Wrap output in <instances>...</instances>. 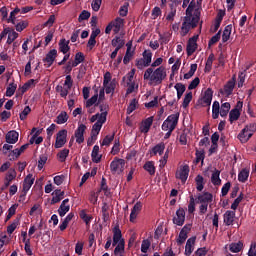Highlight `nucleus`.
<instances>
[{"label":"nucleus","mask_w":256,"mask_h":256,"mask_svg":"<svg viewBox=\"0 0 256 256\" xmlns=\"http://www.w3.org/2000/svg\"><path fill=\"white\" fill-rule=\"evenodd\" d=\"M16 177L17 172L15 171V169L11 168L6 174L5 181H13Z\"/></svg>","instance_id":"62"},{"label":"nucleus","mask_w":256,"mask_h":256,"mask_svg":"<svg viewBox=\"0 0 256 256\" xmlns=\"http://www.w3.org/2000/svg\"><path fill=\"white\" fill-rule=\"evenodd\" d=\"M195 71H197V64H191L190 70L184 74V79H191L195 75Z\"/></svg>","instance_id":"57"},{"label":"nucleus","mask_w":256,"mask_h":256,"mask_svg":"<svg viewBox=\"0 0 256 256\" xmlns=\"http://www.w3.org/2000/svg\"><path fill=\"white\" fill-rule=\"evenodd\" d=\"M17 37H19V33L15 32V30L11 28L10 33H8L7 44L11 45V43H13Z\"/></svg>","instance_id":"55"},{"label":"nucleus","mask_w":256,"mask_h":256,"mask_svg":"<svg viewBox=\"0 0 256 256\" xmlns=\"http://www.w3.org/2000/svg\"><path fill=\"white\" fill-rule=\"evenodd\" d=\"M150 64H147V62L145 60H143V58L137 59L136 60V67L137 69H139L140 71H143V69L145 67H149Z\"/></svg>","instance_id":"60"},{"label":"nucleus","mask_w":256,"mask_h":256,"mask_svg":"<svg viewBox=\"0 0 256 256\" xmlns=\"http://www.w3.org/2000/svg\"><path fill=\"white\" fill-rule=\"evenodd\" d=\"M112 47H120V49H123L125 47V40L121 39V37L116 36L111 41Z\"/></svg>","instance_id":"40"},{"label":"nucleus","mask_w":256,"mask_h":256,"mask_svg":"<svg viewBox=\"0 0 256 256\" xmlns=\"http://www.w3.org/2000/svg\"><path fill=\"white\" fill-rule=\"evenodd\" d=\"M169 41H171V34L169 33L159 34L160 45H167Z\"/></svg>","instance_id":"48"},{"label":"nucleus","mask_w":256,"mask_h":256,"mask_svg":"<svg viewBox=\"0 0 256 256\" xmlns=\"http://www.w3.org/2000/svg\"><path fill=\"white\" fill-rule=\"evenodd\" d=\"M220 176H221V171L215 168L211 176V183L214 184L216 187H219V185H221Z\"/></svg>","instance_id":"25"},{"label":"nucleus","mask_w":256,"mask_h":256,"mask_svg":"<svg viewBox=\"0 0 256 256\" xmlns=\"http://www.w3.org/2000/svg\"><path fill=\"white\" fill-rule=\"evenodd\" d=\"M67 121H69V115L67 114V112L62 111L57 116L55 123H57V125H63L64 123H67Z\"/></svg>","instance_id":"31"},{"label":"nucleus","mask_w":256,"mask_h":256,"mask_svg":"<svg viewBox=\"0 0 256 256\" xmlns=\"http://www.w3.org/2000/svg\"><path fill=\"white\" fill-rule=\"evenodd\" d=\"M113 139H115V132L112 135L105 136L103 141L101 142V146L109 147Z\"/></svg>","instance_id":"54"},{"label":"nucleus","mask_w":256,"mask_h":256,"mask_svg":"<svg viewBox=\"0 0 256 256\" xmlns=\"http://www.w3.org/2000/svg\"><path fill=\"white\" fill-rule=\"evenodd\" d=\"M229 249L231 253H239L240 251L243 250V242L241 241L233 242L229 245Z\"/></svg>","instance_id":"32"},{"label":"nucleus","mask_w":256,"mask_h":256,"mask_svg":"<svg viewBox=\"0 0 256 256\" xmlns=\"http://www.w3.org/2000/svg\"><path fill=\"white\" fill-rule=\"evenodd\" d=\"M190 30H191V24L189 23V21L184 20L181 27V36L185 37V35H187V33H189Z\"/></svg>","instance_id":"51"},{"label":"nucleus","mask_w":256,"mask_h":256,"mask_svg":"<svg viewBox=\"0 0 256 256\" xmlns=\"http://www.w3.org/2000/svg\"><path fill=\"white\" fill-rule=\"evenodd\" d=\"M69 91H71V89L67 87H63L61 85L56 86V93H59L62 99H67V96L69 95Z\"/></svg>","instance_id":"33"},{"label":"nucleus","mask_w":256,"mask_h":256,"mask_svg":"<svg viewBox=\"0 0 256 256\" xmlns=\"http://www.w3.org/2000/svg\"><path fill=\"white\" fill-rule=\"evenodd\" d=\"M247 179H249V169L243 168L238 174V181L240 183H245Z\"/></svg>","instance_id":"34"},{"label":"nucleus","mask_w":256,"mask_h":256,"mask_svg":"<svg viewBox=\"0 0 256 256\" xmlns=\"http://www.w3.org/2000/svg\"><path fill=\"white\" fill-rule=\"evenodd\" d=\"M174 225H178V227H183L185 224V209L179 208L176 211V216L173 218Z\"/></svg>","instance_id":"8"},{"label":"nucleus","mask_w":256,"mask_h":256,"mask_svg":"<svg viewBox=\"0 0 256 256\" xmlns=\"http://www.w3.org/2000/svg\"><path fill=\"white\" fill-rule=\"evenodd\" d=\"M137 103H139V102L135 98L130 101V104L127 108V115H131V113H133V111H135V109H137Z\"/></svg>","instance_id":"59"},{"label":"nucleus","mask_w":256,"mask_h":256,"mask_svg":"<svg viewBox=\"0 0 256 256\" xmlns=\"http://www.w3.org/2000/svg\"><path fill=\"white\" fill-rule=\"evenodd\" d=\"M223 219L226 227H229L235 222V211L227 210L223 215Z\"/></svg>","instance_id":"17"},{"label":"nucleus","mask_w":256,"mask_h":256,"mask_svg":"<svg viewBox=\"0 0 256 256\" xmlns=\"http://www.w3.org/2000/svg\"><path fill=\"white\" fill-rule=\"evenodd\" d=\"M195 7H197V2L195 0L190 1L187 9L186 16L184 17V21H191V17L193 16V12L195 11Z\"/></svg>","instance_id":"20"},{"label":"nucleus","mask_w":256,"mask_h":256,"mask_svg":"<svg viewBox=\"0 0 256 256\" xmlns=\"http://www.w3.org/2000/svg\"><path fill=\"white\" fill-rule=\"evenodd\" d=\"M14 25H15L16 31L21 33V31L27 29V26L29 25V23H27V21H20L18 23H17V21H15Z\"/></svg>","instance_id":"56"},{"label":"nucleus","mask_w":256,"mask_h":256,"mask_svg":"<svg viewBox=\"0 0 256 256\" xmlns=\"http://www.w3.org/2000/svg\"><path fill=\"white\" fill-rule=\"evenodd\" d=\"M101 126H99V124H94L92 126V130H91V139H94V141H97V135H99V133L101 132Z\"/></svg>","instance_id":"49"},{"label":"nucleus","mask_w":256,"mask_h":256,"mask_svg":"<svg viewBox=\"0 0 256 256\" xmlns=\"http://www.w3.org/2000/svg\"><path fill=\"white\" fill-rule=\"evenodd\" d=\"M197 203L209 205V203H213V194L210 192H202L197 196Z\"/></svg>","instance_id":"9"},{"label":"nucleus","mask_w":256,"mask_h":256,"mask_svg":"<svg viewBox=\"0 0 256 256\" xmlns=\"http://www.w3.org/2000/svg\"><path fill=\"white\" fill-rule=\"evenodd\" d=\"M231 31H233V26L231 24L227 25L224 28L222 34V43H227L229 39H231Z\"/></svg>","instance_id":"27"},{"label":"nucleus","mask_w":256,"mask_h":256,"mask_svg":"<svg viewBox=\"0 0 256 256\" xmlns=\"http://www.w3.org/2000/svg\"><path fill=\"white\" fill-rule=\"evenodd\" d=\"M55 59H57V49H52L46 54V57L43 59V63H46V67L49 68L53 63H55Z\"/></svg>","instance_id":"12"},{"label":"nucleus","mask_w":256,"mask_h":256,"mask_svg":"<svg viewBox=\"0 0 256 256\" xmlns=\"http://www.w3.org/2000/svg\"><path fill=\"white\" fill-rule=\"evenodd\" d=\"M213 101V89L208 88L201 99V104L203 107H211V102Z\"/></svg>","instance_id":"11"},{"label":"nucleus","mask_w":256,"mask_h":256,"mask_svg":"<svg viewBox=\"0 0 256 256\" xmlns=\"http://www.w3.org/2000/svg\"><path fill=\"white\" fill-rule=\"evenodd\" d=\"M35 183V177H33V174H28L23 182V190L25 192L29 193V189L33 187V184Z\"/></svg>","instance_id":"19"},{"label":"nucleus","mask_w":256,"mask_h":256,"mask_svg":"<svg viewBox=\"0 0 256 256\" xmlns=\"http://www.w3.org/2000/svg\"><path fill=\"white\" fill-rule=\"evenodd\" d=\"M241 117V112H239V109L234 108L229 113V121L230 123H233L234 121H237Z\"/></svg>","instance_id":"37"},{"label":"nucleus","mask_w":256,"mask_h":256,"mask_svg":"<svg viewBox=\"0 0 256 256\" xmlns=\"http://www.w3.org/2000/svg\"><path fill=\"white\" fill-rule=\"evenodd\" d=\"M179 123V113L169 115L162 124V131H169L174 126V129Z\"/></svg>","instance_id":"2"},{"label":"nucleus","mask_w":256,"mask_h":256,"mask_svg":"<svg viewBox=\"0 0 256 256\" xmlns=\"http://www.w3.org/2000/svg\"><path fill=\"white\" fill-rule=\"evenodd\" d=\"M124 168H125V160L123 159L115 158L110 163V169L114 175L115 173H117L118 175H121V173H123Z\"/></svg>","instance_id":"3"},{"label":"nucleus","mask_w":256,"mask_h":256,"mask_svg":"<svg viewBox=\"0 0 256 256\" xmlns=\"http://www.w3.org/2000/svg\"><path fill=\"white\" fill-rule=\"evenodd\" d=\"M125 253V240L120 241L114 249V255H123Z\"/></svg>","instance_id":"38"},{"label":"nucleus","mask_w":256,"mask_h":256,"mask_svg":"<svg viewBox=\"0 0 256 256\" xmlns=\"http://www.w3.org/2000/svg\"><path fill=\"white\" fill-rule=\"evenodd\" d=\"M196 239H197V237L193 236L187 240L186 246H185V255L186 256H190L191 253H193V245H195Z\"/></svg>","instance_id":"24"},{"label":"nucleus","mask_w":256,"mask_h":256,"mask_svg":"<svg viewBox=\"0 0 256 256\" xmlns=\"http://www.w3.org/2000/svg\"><path fill=\"white\" fill-rule=\"evenodd\" d=\"M248 256H256V242H251L249 251H248Z\"/></svg>","instance_id":"64"},{"label":"nucleus","mask_w":256,"mask_h":256,"mask_svg":"<svg viewBox=\"0 0 256 256\" xmlns=\"http://www.w3.org/2000/svg\"><path fill=\"white\" fill-rule=\"evenodd\" d=\"M189 165H184L178 173H176V179H180L181 183L185 184L189 177Z\"/></svg>","instance_id":"14"},{"label":"nucleus","mask_w":256,"mask_h":256,"mask_svg":"<svg viewBox=\"0 0 256 256\" xmlns=\"http://www.w3.org/2000/svg\"><path fill=\"white\" fill-rule=\"evenodd\" d=\"M256 131V124L250 123L243 128V133L248 132L249 137H253V133Z\"/></svg>","instance_id":"46"},{"label":"nucleus","mask_w":256,"mask_h":256,"mask_svg":"<svg viewBox=\"0 0 256 256\" xmlns=\"http://www.w3.org/2000/svg\"><path fill=\"white\" fill-rule=\"evenodd\" d=\"M165 152V144L163 142L158 143L152 148L153 155H163Z\"/></svg>","instance_id":"35"},{"label":"nucleus","mask_w":256,"mask_h":256,"mask_svg":"<svg viewBox=\"0 0 256 256\" xmlns=\"http://www.w3.org/2000/svg\"><path fill=\"white\" fill-rule=\"evenodd\" d=\"M65 143H67V130L62 129L56 134L54 147L55 149H61V147L65 146Z\"/></svg>","instance_id":"4"},{"label":"nucleus","mask_w":256,"mask_h":256,"mask_svg":"<svg viewBox=\"0 0 256 256\" xmlns=\"http://www.w3.org/2000/svg\"><path fill=\"white\" fill-rule=\"evenodd\" d=\"M143 209V203L137 202L130 213V222L133 223L137 219V215H139V212Z\"/></svg>","instance_id":"18"},{"label":"nucleus","mask_w":256,"mask_h":256,"mask_svg":"<svg viewBox=\"0 0 256 256\" xmlns=\"http://www.w3.org/2000/svg\"><path fill=\"white\" fill-rule=\"evenodd\" d=\"M143 169L149 173V175H155V164L153 161H148L144 164Z\"/></svg>","instance_id":"44"},{"label":"nucleus","mask_w":256,"mask_h":256,"mask_svg":"<svg viewBox=\"0 0 256 256\" xmlns=\"http://www.w3.org/2000/svg\"><path fill=\"white\" fill-rule=\"evenodd\" d=\"M197 39H199V35H194L193 37L189 38L186 46V53L188 57H191V55L197 51Z\"/></svg>","instance_id":"7"},{"label":"nucleus","mask_w":256,"mask_h":256,"mask_svg":"<svg viewBox=\"0 0 256 256\" xmlns=\"http://www.w3.org/2000/svg\"><path fill=\"white\" fill-rule=\"evenodd\" d=\"M196 189L201 192L205 189V178H203L200 174H198L195 178Z\"/></svg>","instance_id":"30"},{"label":"nucleus","mask_w":256,"mask_h":256,"mask_svg":"<svg viewBox=\"0 0 256 256\" xmlns=\"http://www.w3.org/2000/svg\"><path fill=\"white\" fill-rule=\"evenodd\" d=\"M233 89H235V78L229 80L223 87V89L219 90L220 95H224V97H231L233 95Z\"/></svg>","instance_id":"6"},{"label":"nucleus","mask_w":256,"mask_h":256,"mask_svg":"<svg viewBox=\"0 0 256 256\" xmlns=\"http://www.w3.org/2000/svg\"><path fill=\"white\" fill-rule=\"evenodd\" d=\"M191 101H193V92H188L186 93L183 103H182V107L184 109H187L189 107V103H191Z\"/></svg>","instance_id":"47"},{"label":"nucleus","mask_w":256,"mask_h":256,"mask_svg":"<svg viewBox=\"0 0 256 256\" xmlns=\"http://www.w3.org/2000/svg\"><path fill=\"white\" fill-rule=\"evenodd\" d=\"M165 77H167V72L163 66H160L155 70L153 67H149L144 72L143 79L144 81H150V83H153L154 85H161Z\"/></svg>","instance_id":"1"},{"label":"nucleus","mask_w":256,"mask_h":256,"mask_svg":"<svg viewBox=\"0 0 256 256\" xmlns=\"http://www.w3.org/2000/svg\"><path fill=\"white\" fill-rule=\"evenodd\" d=\"M125 23V20L123 18L117 17L114 22H112L113 27H115V32L121 30V27H123V24Z\"/></svg>","instance_id":"50"},{"label":"nucleus","mask_w":256,"mask_h":256,"mask_svg":"<svg viewBox=\"0 0 256 256\" xmlns=\"http://www.w3.org/2000/svg\"><path fill=\"white\" fill-rule=\"evenodd\" d=\"M231 110V104L229 102H225L220 107V117H227L229 115V111Z\"/></svg>","instance_id":"36"},{"label":"nucleus","mask_w":256,"mask_h":256,"mask_svg":"<svg viewBox=\"0 0 256 256\" xmlns=\"http://www.w3.org/2000/svg\"><path fill=\"white\" fill-rule=\"evenodd\" d=\"M131 57H133V53H131V43H127V50L123 59L124 65H129V62L131 61Z\"/></svg>","instance_id":"41"},{"label":"nucleus","mask_w":256,"mask_h":256,"mask_svg":"<svg viewBox=\"0 0 256 256\" xmlns=\"http://www.w3.org/2000/svg\"><path fill=\"white\" fill-rule=\"evenodd\" d=\"M113 241H112V246L115 247L118 245V243H121V241H125V239H123V234L121 233V229L119 228V226H115L113 228Z\"/></svg>","instance_id":"13"},{"label":"nucleus","mask_w":256,"mask_h":256,"mask_svg":"<svg viewBox=\"0 0 256 256\" xmlns=\"http://www.w3.org/2000/svg\"><path fill=\"white\" fill-rule=\"evenodd\" d=\"M33 85H35V79L28 80L22 87L18 89L16 97H23V95H25V93H27V91L33 87Z\"/></svg>","instance_id":"15"},{"label":"nucleus","mask_w":256,"mask_h":256,"mask_svg":"<svg viewBox=\"0 0 256 256\" xmlns=\"http://www.w3.org/2000/svg\"><path fill=\"white\" fill-rule=\"evenodd\" d=\"M19 225V218H16L12 224H10L7 227V233L8 235H12V233L17 229V226Z\"/></svg>","instance_id":"58"},{"label":"nucleus","mask_w":256,"mask_h":256,"mask_svg":"<svg viewBox=\"0 0 256 256\" xmlns=\"http://www.w3.org/2000/svg\"><path fill=\"white\" fill-rule=\"evenodd\" d=\"M71 209V206L66 205V204H61L59 209H58V214L60 217H65L67 213H69V210Z\"/></svg>","instance_id":"53"},{"label":"nucleus","mask_w":256,"mask_h":256,"mask_svg":"<svg viewBox=\"0 0 256 256\" xmlns=\"http://www.w3.org/2000/svg\"><path fill=\"white\" fill-rule=\"evenodd\" d=\"M116 87H117V81H115V80H112L110 83H108L106 86H104L106 95L115 93Z\"/></svg>","instance_id":"39"},{"label":"nucleus","mask_w":256,"mask_h":256,"mask_svg":"<svg viewBox=\"0 0 256 256\" xmlns=\"http://www.w3.org/2000/svg\"><path fill=\"white\" fill-rule=\"evenodd\" d=\"M106 121H107V111L101 112L98 115V120L94 125H99L100 127H103V125Z\"/></svg>","instance_id":"52"},{"label":"nucleus","mask_w":256,"mask_h":256,"mask_svg":"<svg viewBox=\"0 0 256 256\" xmlns=\"http://www.w3.org/2000/svg\"><path fill=\"white\" fill-rule=\"evenodd\" d=\"M93 163H101V155H99V145H95L91 153Z\"/></svg>","instance_id":"28"},{"label":"nucleus","mask_w":256,"mask_h":256,"mask_svg":"<svg viewBox=\"0 0 256 256\" xmlns=\"http://www.w3.org/2000/svg\"><path fill=\"white\" fill-rule=\"evenodd\" d=\"M57 157L60 161V163H65L67 157H69V149L64 148L63 150H61L58 154Z\"/></svg>","instance_id":"45"},{"label":"nucleus","mask_w":256,"mask_h":256,"mask_svg":"<svg viewBox=\"0 0 256 256\" xmlns=\"http://www.w3.org/2000/svg\"><path fill=\"white\" fill-rule=\"evenodd\" d=\"M191 224H186L180 231L179 237L177 239L178 245H183L185 241H187V235L189 234V231H191Z\"/></svg>","instance_id":"10"},{"label":"nucleus","mask_w":256,"mask_h":256,"mask_svg":"<svg viewBox=\"0 0 256 256\" xmlns=\"http://www.w3.org/2000/svg\"><path fill=\"white\" fill-rule=\"evenodd\" d=\"M53 198L51 201V205H55V203H59L61 202V200L63 199V197H65V192L61 191V189H56L53 193H52Z\"/></svg>","instance_id":"23"},{"label":"nucleus","mask_w":256,"mask_h":256,"mask_svg":"<svg viewBox=\"0 0 256 256\" xmlns=\"http://www.w3.org/2000/svg\"><path fill=\"white\" fill-rule=\"evenodd\" d=\"M250 137L251 136H249V133L247 132V130L246 132L243 133V129H242V131L238 134V139L241 141V143H247Z\"/></svg>","instance_id":"61"},{"label":"nucleus","mask_w":256,"mask_h":256,"mask_svg":"<svg viewBox=\"0 0 256 256\" xmlns=\"http://www.w3.org/2000/svg\"><path fill=\"white\" fill-rule=\"evenodd\" d=\"M195 155H196V159L194 161L195 165H198V163H201V165H203L205 161V150L196 149Z\"/></svg>","instance_id":"29"},{"label":"nucleus","mask_w":256,"mask_h":256,"mask_svg":"<svg viewBox=\"0 0 256 256\" xmlns=\"http://www.w3.org/2000/svg\"><path fill=\"white\" fill-rule=\"evenodd\" d=\"M149 247H151V241L149 239H145L141 244V252L147 253L149 251Z\"/></svg>","instance_id":"63"},{"label":"nucleus","mask_w":256,"mask_h":256,"mask_svg":"<svg viewBox=\"0 0 256 256\" xmlns=\"http://www.w3.org/2000/svg\"><path fill=\"white\" fill-rule=\"evenodd\" d=\"M6 143L10 144V145H15V143H17V141H19V132L12 130L9 131L6 136Z\"/></svg>","instance_id":"16"},{"label":"nucleus","mask_w":256,"mask_h":256,"mask_svg":"<svg viewBox=\"0 0 256 256\" xmlns=\"http://www.w3.org/2000/svg\"><path fill=\"white\" fill-rule=\"evenodd\" d=\"M151 125H153V116H150L142 121V125L140 126L141 133H147L150 131Z\"/></svg>","instance_id":"21"},{"label":"nucleus","mask_w":256,"mask_h":256,"mask_svg":"<svg viewBox=\"0 0 256 256\" xmlns=\"http://www.w3.org/2000/svg\"><path fill=\"white\" fill-rule=\"evenodd\" d=\"M87 130V126L85 124H79L77 129L74 132V137L76 138V143L81 145V143L85 142V131Z\"/></svg>","instance_id":"5"},{"label":"nucleus","mask_w":256,"mask_h":256,"mask_svg":"<svg viewBox=\"0 0 256 256\" xmlns=\"http://www.w3.org/2000/svg\"><path fill=\"white\" fill-rule=\"evenodd\" d=\"M15 91H17V84L12 82L6 89V97H13L15 95Z\"/></svg>","instance_id":"42"},{"label":"nucleus","mask_w":256,"mask_h":256,"mask_svg":"<svg viewBox=\"0 0 256 256\" xmlns=\"http://www.w3.org/2000/svg\"><path fill=\"white\" fill-rule=\"evenodd\" d=\"M201 19V12L198 9H195L194 15L192 14L190 21L188 22L192 29H195L197 27L199 20Z\"/></svg>","instance_id":"22"},{"label":"nucleus","mask_w":256,"mask_h":256,"mask_svg":"<svg viewBox=\"0 0 256 256\" xmlns=\"http://www.w3.org/2000/svg\"><path fill=\"white\" fill-rule=\"evenodd\" d=\"M8 157H9V161H16V159H19V157H21V151L19 150V148L11 150L8 153Z\"/></svg>","instance_id":"43"},{"label":"nucleus","mask_w":256,"mask_h":256,"mask_svg":"<svg viewBox=\"0 0 256 256\" xmlns=\"http://www.w3.org/2000/svg\"><path fill=\"white\" fill-rule=\"evenodd\" d=\"M70 49L71 47L69 46V40L61 39L59 42V51L63 53V55H67Z\"/></svg>","instance_id":"26"}]
</instances>
